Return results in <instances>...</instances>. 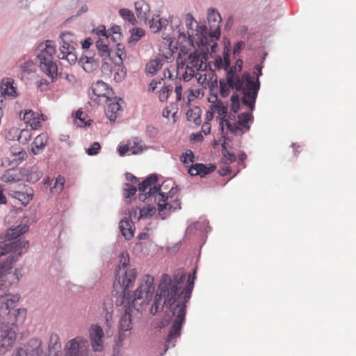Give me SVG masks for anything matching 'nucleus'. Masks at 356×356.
Returning a JSON list of instances; mask_svg holds the SVG:
<instances>
[{
	"instance_id": "f257e3e1",
	"label": "nucleus",
	"mask_w": 356,
	"mask_h": 356,
	"mask_svg": "<svg viewBox=\"0 0 356 356\" xmlns=\"http://www.w3.org/2000/svg\"><path fill=\"white\" fill-rule=\"evenodd\" d=\"M195 271L193 275L178 269L172 279L168 274H163L150 312L156 314L164 306L169 309L172 317V330L168 340L179 335L180 329L185 321L186 303L191 298L194 287Z\"/></svg>"
},
{
	"instance_id": "f03ea898",
	"label": "nucleus",
	"mask_w": 356,
	"mask_h": 356,
	"mask_svg": "<svg viewBox=\"0 0 356 356\" xmlns=\"http://www.w3.org/2000/svg\"><path fill=\"white\" fill-rule=\"evenodd\" d=\"M29 248L27 241L19 239L0 245V257L11 253L10 260L0 264V318L10 317L13 323H22L26 318L27 310L17 307L20 296L7 293L8 288L18 283L19 277L17 272L11 273L12 264L17 257Z\"/></svg>"
},
{
	"instance_id": "7ed1b4c3",
	"label": "nucleus",
	"mask_w": 356,
	"mask_h": 356,
	"mask_svg": "<svg viewBox=\"0 0 356 356\" xmlns=\"http://www.w3.org/2000/svg\"><path fill=\"white\" fill-rule=\"evenodd\" d=\"M261 70L262 67L260 65H257L254 68L253 74L257 76L256 81L252 80L250 74L248 72L243 73L241 76L235 74L233 68H231L227 72V83L232 88L236 89V91L243 92L242 102L248 106L251 111L254 110L259 90V77L262 74Z\"/></svg>"
},
{
	"instance_id": "20e7f679",
	"label": "nucleus",
	"mask_w": 356,
	"mask_h": 356,
	"mask_svg": "<svg viewBox=\"0 0 356 356\" xmlns=\"http://www.w3.org/2000/svg\"><path fill=\"white\" fill-rule=\"evenodd\" d=\"M88 346L87 339L76 337L65 343L63 353L59 335L52 333L49 340L48 356H88Z\"/></svg>"
},
{
	"instance_id": "39448f33",
	"label": "nucleus",
	"mask_w": 356,
	"mask_h": 356,
	"mask_svg": "<svg viewBox=\"0 0 356 356\" xmlns=\"http://www.w3.org/2000/svg\"><path fill=\"white\" fill-rule=\"evenodd\" d=\"M44 46L37 56V62L40 70L54 82L58 76V67L54 60L56 52V45L53 41L47 40Z\"/></svg>"
},
{
	"instance_id": "423d86ee",
	"label": "nucleus",
	"mask_w": 356,
	"mask_h": 356,
	"mask_svg": "<svg viewBox=\"0 0 356 356\" xmlns=\"http://www.w3.org/2000/svg\"><path fill=\"white\" fill-rule=\"evenodd\" d=\"M154 293V278L149 275H144L138 287L134 292L132 300L133 307L137 311L147 305L152 300Z\"/></svg>"
},
{
	"instance_id": "0eeeda50",
	"label": "nucleus",
	"mask_w": 356,
	"mask_h": 356,
	"mask_svg": "<svg viewBox=\"0 0 356 356\" xmlns=\"http://www.w3.org/2000/svg\"><path fill=\"white\" fill-rule=\"evenodd\" d=\"M41 172L36 167L31 168H10L7 170L1 176V179L3 182H17L26 181L31 183L38 181L41 177Z\"/></svg>"
},
{
	"instance_id": "6e6552de",
	"label": "nucleus",
	"mask_w": 356,
	"mask_h": 356,
	"mask_svg": "<svg viewBox=\"0 0 356 356\" xmlns=\"http://www.w3.org/2000/svg\"><path fill=\"white\" fill-rule=\"evenodd\" d=\"M197 24L193 17L191 14H187L186 17V24L187 27V35L190 43L192 45H197L199 47H204L207 51H209V38L207 37V30L204 25L197 26L195 31L193 29V24Z\"/></svg>"
},
{
	"instance_id": "1a4fd4ad",
	"label": "nucleus",
	"mask_w": 356,
	"mask_h": 356,
	"mask_svg": "<svg viewBox=\"0 0 356 356\" xmlns=\"http://www.w3.org/2000/svg\"><path fill=\"white\" fill-rule=\"evenodd\" d=\"M220 127L222 134H224L225 127L235 135L243 134L250 129V124L253 122V115L251 113H243L238 115V121L232 124L225 117L220 118Z\"/></svg>"
},
{
	"instance_id": "9d476101",
	"label": "nucleus",
	"mask_w": 356,
	"mask_h": 356,
	"mask_svg": "<svg viewBox=\"0 0 356 356\" xmlns=\"http://www.w3.org/2000/svg\"><path fill=\"white\" fill-rule=\"evenodd\" d=\"M19 323H0V355H4L14 346L17 339V326Z\"/></svg>"
},
{
	"instance_id": "9b49d317",
	"label": "nucleus",
	"mask_w": 356,
	"mask_h": 356,
	"mask_svg": "<svg viewBox=\"0 0 356 356\" xmlns=\"http://www.w3.org/2000/svg\"><path fill=\"white\" fill-rule=\"evenodd\" d=\"M207 19L210 28V33H207L209 38V44L211 52H215L217 47L216 40L220 35V24L222 21L221 16L219 13L214 8H209L207 13Z\"/></svg>"
},
{
	"instance_id": "f8f14e48",
	"label": "nucleus",
	"mask_w": 356,
	"mask_h": 356,
	"mask_svg": "<svg viewBox=\"0 0 356 356\" xmlns=\"http://www.w3.org/2000/svg\"><path fill=\"white\" fill-rule=\"evenodd\" d=\"M61 46L58 56L59 59H65L70 64L75 63L77 56L75 52L76 42L75 37L70 32L63 33L60 35Z\"/></svg>"
},
{
	"instance_id": "ddd939ff",
	"label": "nucleus",
	"mask_w": 356,
	"mask_h": 356,
	"mask_svg": "<svg viewBox=\"0 0 356 356\" xmlns=\"http://www.w3.org/2000/svg\"><path fill=\"white\" fill-rule=\"evenodd\" d=\"M137 270L136 268L129 270L116 269L115 282L114 286L118 284L122 289V293L126 295V291L132 287L137 277Z\"/></svg>"
},
{
	"instance_id": "4468645a",
	"label": "nucleus",
	"mask_w": 356,
	"mask_h": 356,
	"mask_svg": "<svg viewBox=\"0 0 356 356\" xmlns=\"http://www.w3.org/2000/svg\"><path fill=\"white\" fill-rule=\"evenodd\" d=\"M138 190L140 191L139 200L145 202L147 198L161 191V185L158 183V177L152 175L146 178L139 184Z\"/></svg>"
},
{
	"instance_id": "2eb2a0df",
	"label": "nucleus",
	"mask_w": 356,
	"mask_h": 356,
	"mask_svg": "<svg viewBox=\"0 0 356 356\" xmlns=\"http://www.w3.org/2000/svg\"><path fill=\"white\" fill-rule=\"evenodd\" d=\"M17 190L14 188L9 189L8 195L12 198L17 200L22 205H27L33 200L34 195L33 189L28 186L23 185Z\"/></svg>"
},
{
	"instance_id": "dca6fc26",
	"label": "nucleus",
	"mask_w": 356,
	"mask_h": 356,
	"mask_svg": "<svg viewBox=\"0 0 356 356\" xmlns=\"http://www.w3.org/2000/svg\"><path fill=\"white\" fill-rule=\"evenodd\" d=\"M133 312L132 308L130 306H124V313L121 316L119 322V335L118 341L122 342L127 337L126 332L130 331L132 329L131 322V312Z\"/></svg>"
},
{
	"instance_id": "f3484780",
	"label": "nucleus",
	"mask_w": 356,
	"mask_h": 356,
	"mask_svg": "<svg viewBox=\"0 0 356 356\" xmlns=\"http://www.w3.org/2000/svg\"><path fill=\"white\" fill-rule=\"evenodd\" d=\"M26 152L19 146H13L10 149L9 155L2 161V165H17L25 160Z\"/></svg>"
},
{
	"instance_id": "a211bd4d",
	"label": "nucleus",
	"mask_w": 356,
	"mask_h": 356,
	"mask_svg": "<svg viewBox=\"0 0 356 356\" xmlns=\"http://www.w3.org/2000/svg\"><path fill=\"white\" fill-rule=\"evenodd\" d=\"M91 88L93 95L96 96V98L92 97L93 101L99 102L101 98L104 99L106 102L111 100L113 90L107 83L102 81H97L92 85Z\"/></svg>"
},
{
	"instance_id": "6ab92c4d",
	"label": "nucleus",
	"mask_w": 356,
	"mask_h": 356,
	"mask_svg": "<svg viewBox=\"0 0 356 356\" xmlns=\"http://www.w3.org/2000/svg\"><path fill=\"white\" fill-rule=\"evenodd\" d=\"M92 347L95 351H101L103 349V337L104 336L102 328L99 325H92L89 330Z\"/></svg>"
},
{
	"instance_id": "aec40b11",
	"label": "nucleus",
	"mask_w": 356,
	"mask_h": 356,
	"mask_svg": "<svg viewBox=\"0 0 356 356\" xmlns=\"http://www.w3.org/2000/svg\"><path fill=\"white\" fill-rule=\"evenodd\" d=\"M19 350L25 351L28 356H42L43 353L42 341L36 338L31 339L24 347Z\"/></svg>"
},
{
	"instance_id": "412c9836",
	"label": "nucleus",
	"mask_w": 356,
	"mask_h": 356,
	"mask_svg": "<svg viewBox=\"0 0 356 356\" xmlns=\"http://www.w3.org/2000/svg\"><path fill=\"white\" fill-rule=\"evenodd\" d=\"M0 93L3 96V102L6 96L16 97L18 96L16 86H14V81L11 79H3L1 85Z\"/></svg>"
},
{
	"instance_id": "4be33fe9",
	"label": "nucleus",
	"mask_w": 356,
	"mask_h": 356,
	"mask_svg": "<svg viewBox=\"0 0 356 356\" xmlns=\"http://www.w3.org/2000/svg\"><path fill=\"white\" fill-rule=\"evenodd\" d=\"M48 141V136L46 133L39 134L31 144V153L37 155L43 152Z\"/></svg>"
},
{
	"instance_id": "5701e85b",
	"label": "nucleus",
	"mask_w": 356,
	"mask_h": 356,
	"mask_svg": "<svg viewBox=\"0 0 356 356\" xmlns=\"http://www.w3.org/2000/svg\"><path fill=\"white\" fill-rule=\"evenodd\" d=\"M119 228L126 239L130 240L134 237L135 227L131 220L124 218L119 223Z\"/></svg>"
},
{
	"instance_id": "b1692460",
	"label": "nucleus",
	"mask_w": 356,
	"mask_h": 356,
	"mask_svg": "<svg viewBox=\"0 0 356 356\" xmlns=\"http://www.w3.org/2000/svg\"><path fill=\"white\" fill-rule=\"evenodd\" d=\"M204 61V55L197 51H194L188 56L186 65L198 71L202 70Z\"/></svg>"
},
{
	"instance_id": "393cba45",
	"label": "nucleus",
	"mask_w": 356,
	"mask_h": 356,
	"mask_svg": "<svg viewBox=\"0 0 356 356\" xmlns=\"http://www.w3.org/2000/svg\"><path fill=\"white\" fill-rule=\"evenodd\" d=\"M109 37L110 36L99 38H97L96 41V47L98 50L99 55L103 60H106L110 57Z\"/></svg>"
},
{
	"instance_id": "a878e982",
	"label": "nucleus",
	"mask_w": 356,
	"mask_h": 356,
	"mask_svg": "<svg viewBox=\"0 0 356 356\" xmlns=\"http://www.w3.org/2000/svg\"><path fill=\"white\" fill-rule=\"evenodd\" d=\"M216 166L211 165L209 168L202 163H195L192 165L188 169V173L191 176L200 175L201 177L214 171Z\"/></svg>"
},
{
	"instance_id": "bb28decb",
	"label": "nucleus",
	"mask_w": 356,
	"mask_h": 356,
	"mask_svg": "<svg viewBox=\"0 0 356 356\" xmlns=\"http://www.w3.org/2000/svg\"><path fill=\"white\" fill-rule=\"evenodd\" d=\"M79 63L86 72H92L98 68L99 63L92 56H83L81 57Z\"/></svg>"
},
{
	"instance_id": "cd10ccee",
	"label": "nucleus",
	"mask_w": 356,
	"mask_h": 356,
	"mask_svg": "<svg viewBox=\"0 0 356 356\" xmlns=\"http://www.w3.org/2000/svg\"><path fill=\"white\" fill-rule=\"evenodd\" d=\"M23 120L25 123L30 125L33 129H37L40 127L39 114L31 110L26 111L24 113Z\"/></svg>"
},
{
	"instance_id": "c85d7f7f",
	"label": "nucleus",
	"mask_w": 356,
	"mask_h": 356,
	"mask_svg": "<svg viewBox=\"0 0 356 356\" xmlns=\"http://www.w3.org/2000/svg\"><path fill=\"white\" fill-rule=\"evenodd\" d=\"M135 9L138 18L141 21H146L149 13V6L143 0L135 3Z\"/></svg>"
},
{
	"instance_id": "c756f323",
	"label": "nucleus",
	"mask_w": 356,
	"mask_h": 356,
	"mask_svg": "<svg viewBox=\"0 0 356 356\" xmlns=\"http://www.w3.org/2000/svg\"><path fill=\"white\" fill-rule=\"evenodd\" d=\"M149 23V28L152 31L156 33L162 30V29L165 28L168 24V22L166 19L161 18L159 16H156L153 17Z\"/></svg>"
},
{
	"instance_id": "7c9ffc66",
	"label": "nucleus",
	"mask_w": 356,
	"mask_h": 356,
	"mask_svg": "<svg viewBox=\"0 0 356 356\" xmlns=\"http://www.w3.org/2000/svg\"><path fill=\"white\" fill-rule=\"evenodd\" d=\"M111 102L108 104L106 111L107 118L110 121L114 122L117 118V114L120 111V105L115 99L113 101L111 99L109 100Z\"/></svg>"
},
{
	"instance_id": "2f4dec72",
	"label": "nucleus",
	"mask_w": 356,
	"mask_h": 356,
	"mask_svg": "<svg viewBox=\"0 0 356 356\" xmlns=\"http://www.w3.org/2000/svg\"><path fill=\"white\" fill-rule=\"evenodd\" d=\"M28 230L29 227L26 225H19L15 228H10L7 231L6 237L8 241H10L26 233Z\"/></svg>"
},
{
	"instance_id": "473e14b6",
	"label": "nucleus",
	"mask_w": 356,
	"mask_h": 356,
	"mask_svg": "<svg viewBox=\"0 0 356 356\" xmlns=\"http://www.w3.org/2000/svg\"><path fill=\"white\" fill-rule=\"evenodd\" d=\"M177 64H178V73H180L181 70H184V72L182 74V78L184 81H189L195 75V72L196 70L192 68L191 67L186 65L184 68V65L182 62H179V58H177Z\"/></svg>"
},
{
	"instance_id": "72a5a7b5",
	"label": "nucleus",
	"mask_w": 356,
	"mask_h": 356,
	"mask_svg": "<svg viewBox=\"0 0 356 356\" xmlns=\"http://www.w3.org/2000/svg\"><path fill=\"white\" fill-rule=\"evenodd\" d=\"M201 110L198 106L193 107L186 112V118L188 120L193 122L195 124L199 125L201 123Z\"/></svg>"
},
{
	"instance_id": "f704fd0d",
	"label": "nucleus",
	"mask_w": 356,
	"mask_h": 356,
	"mask_svg": "<svg viewBox=\"0 0 356 356\" xmlns=\"http://www.w3.org/2000/svg\"><path fill=\"white\" fill-rule=\"evenodd\" d=\"M163 65V59L156 58L151 60L146 65V72L150 74H154Z\"/></svg>"
},
{
	"instance_id": "c9c22d12",
	"label": "nucleus",
	"mask_w": 356,
	"mask_h": 356,
	"mask_svg": "<svg viewBox=\"0 0 356 356\" xmlns=\"http://www.w3.org/2000/svg\"><path fill=\"white\" fill-rule=\"evenodd\" d=\"M114 79L116 82L122 81L127 75V69L124 65H115L113 68Z\"/></svg>"
},
{
	"instance_id": "e433bc0d",
	"label": "nucleus",
	"mask_w": 356,
	"mask_h": 356,
	"mask_svg": "<svg viewBox=\"0 0 356 356\" xmlns=\"http://www.w3.org/2000/svg\"><path fill=\"white\" fill-rule=\"evenodd\" d=\"M168 199V195H165V193L159 192L155 196V201L157 202L158 209L160 211L167 209L168 203L166 201Z\"/></svg>"
},
{
	"instance_id": "4c0bfd02",
	"label": "nucleus",
	"mask_w": 356,
	"mask_h": 356,
	"mask_svg": "<svg viewBox=\"0 0 356 356\" xmlns=\"http://www.w3.org/2000/svg\"><path fill=\"white\" fill-rule=\"evenodd\" d=\"M221 152L223 156L224 163L225 164H230L236 161V156L234 153L229 152L225 142L221 145Z\"/></svg>"
},
{
	"instance_id": "58836bf2",
	"label": "nucleus",
	"mask_w": 356,
	"mask_h": 356,
	"mask_svg": "<svg viewBox=\"0 0 356 356\" xmlns=\"http://www.w3.org/2000/svg\"><path fill=\"white\" fill-rule=\"evenodd\" d=\"M187 92V105H190L196 98L204 95L202 89L200 88H191L188 90Z\"/></svg>"
},
{
	"instance_id": "ea45409f",
	"label": "nucleus",
	"mask_w": 356,
	"mask_h": 356,
	"mask_svg": "<svg viewBox=\"0 0 356 356\" xmlns=\"http://www.w3.org/2000/svg\"><path fill=\"white\" fill-rule=\"evenodd\" d=\"M65 179L64 177L59 175L55 181L54 186L51 188V193L59 194L62 192L64 188Z\"/></svg>"
},
{
	"instance_id": "a19ab883",
	"label": "nucleus",
	"mask_w": 356,
	"mask_h": 356,
	"mask_svg": "<svg viewBox=\"0 0 356 356\" xmlns=\"http://www.w3.org/2000/svg\"><path fill=\"white\" fill-rule=\"evenodd\" d=\"M129 145L130 152H131L132 154H140L144 149L143 145L142 144V141L139 140L138 139H134L132 141H129Z\"/></svg>"
},
{
	"instance_id": "79ce46f5",
	"label": "nucleus",
	"mask_w": 356,
	"mask_h": 356,
	"mask_svg": "<svg viewBox=\"0 0 356 356\" xmlns=\"http://www.w3.org/2000/svg\"><path fill=\"white\" fill-rule=\"evenodd\" d=\"M119 15L124 19L129 22L132 25H134L136 20L132 11L127 8H122L119 10Z\"/></svg>"
},
{
	"instance_id": "37998d69",
	"label": "nucleus",
	"mask_w": 356,
	"mask_h": 356,
	"mask_svg": "<svg viewBox=\"0 0 356 356\" xmlns=\"http://www.w3.org/2000/svg\"><path fill=\"white\" fill-rule=\"evenodd\" d=\"M129 255L127 252H122L119 257V265L117 269L123 268L124 270H129L128 268L129 266Z\"/></svg>"
},
{
	"instance_id": "c03bdc74",
	"label": "nucleus",
	"mask_w": 356,
	"mask_h": 356,
	"mask_svg": "<svg viewBox=\"0 0 356 356\" xmlns=\"http://www.w3.org/2000/svg\"><path fill=\"white\" fill-rule=\"evenodd\" d=\"M155 207L149 204L140 209V216L138 219L147 218L152 216L155 213Z\"/></svg>"
},
{
	"instance_id": "a18cd8bd",
	"label": "nucleus",
	"mask_w": 356,
	"mask_h": 356,
	"mask_svg": "<svg viewBox=\"0 0 356 356\" xmlns=\"http://www.w3.org/2000/svg\"><path fill=\"white\" fill-rule=\"evenodd\" d=\"M17 138L19 143L25 144L30 140L31 134L28 129H22L19 132L18 131Z\"/></svg>"
},
{
	"instance_id": "49530a36",
	"label": "nucleus",
	"mask_w": 356,
	"mask_h": 356,
	"mask_svg": "<svg viewBox=\"0 0 356 356\" xmlns=\"http://www.w3.org/2000/svg\"><path fill=\"white\" fill-rule=\"evenodd\" d=\"M87 118H88V115L86 113H84L83 111H81V110H78L76 112L75 120H76V123L79 127H83V126H86V124H88Z\"/></svg>"
},
{
	"instance_id": "de8ad7c7",
	"label": "nucleus",
	"mask_w": 356,
	"mask_h": 356,
	"mask_svg": "<svg viewBox=\"0 0 356 356\" xmlns=\"http://www.w3.org/2000/svg\"><path fill=\"white\" fill-rule=\"evenodd\" d=\"M172 91L171 86H167L159 92V99L161 102H166L169 97V94Z\"/></svg>"
},
{
	"instance_id": "09e8293b",
	"label": "nucleus",
	"mask_w": 356,
	"mask_h": 356,
	"mask_svg": "<svg viewBox=\"0 0 356 356\" xmlns=\"http://www.w3.org/2000/svg\"><path fill=\"white\" fill-rule=\"evenodd\" d=\"M212 110L217 112L220 115H224L226 119V113L227 111V107L223 104L221 102H218L215 105L213 106Z\"/></svg>"
},
{
	"instance_id": "8fccbe9b",
	"label": "nucleus",
	"mask_w": 356,
	"mask_h": 356,
	"mask_svg": "<svg viewBox=\"0 0 356 356\" xmlns=\"http://www.w3.org/2000/svg\"><path fill=\"white\" fill-rule=\"evenodd\" d=\"M231 102H232V105H231L232 111L234 113H236L238 111L239 106H240L239 96L236 92H234L232 94V95L231 97Z\"/></svg>"
},
{
	"instance_id": "3c124183",
	"label": "nucleus",
	"mask_w": 356,
	"mask_h": 356,
	"mask_svg": "<svg viewBox=\"0 0 356 356\" xmlns=\"http://www.w3.org/2000/svg\"><path fill=\"white\" fill-rule=\"evenodd\" d=\"M136 187L130 184H126L125 188L124 189V196L125 198H129L133 195H134L136 193Z\"/></svg>"
},
{
	"instance_id": "603ef678",
	"label": "nucleus",
	"mask_w": 356,
	"mask_h": 356,
	"mask_svg": "<svg viewBox=\"0 0 356 356\" xmlns=\"http://www.w3.org/2000/svg\"><path fill=\"white\" fill-rule=\"evenodd\" d=\"M193 153L191 150H187L185 153L182 154L181 161L185 163L188 164L193 162Z\"/></svg>"
},
{
	"instance_id": "864d4df0",
	"label": "nucleus",
	"mask_w": 356,
	"mask_h": 356,
	"mask_svg": "<svg viewBox=\"0 0 356 356\" xmlns=\"http://www.w3.org/2000/svg\"><path fill=\"white\" fill-rule=\"evenodd\" d=\"M100 148V144L98 142H94L91 146L86 149V152L90 156L96 155L98 154Z\"/></svg>"
},
{
	"instance_id": "5fc2aeb1",
	"label": "nucleus",
	"mask_w": 356,
	"mask_h": 356,
	"mask_svg": "<svg viewBox=\"0 0 356 356\" xmlns=\"http://www.w3.org/2000/svg\"><path fill=\"white\" fill-rule=\"evenodd\" d=\"M93 31L95 32L97 38L111 36V34L108 33V31L106 30L104 26H99Z\"/></svg>"
},
{
	"instance_id": "6e6d98bb",
	"label": "nucleus",
	"mask_w": 356,
	"mask_h": 356,
	"mask_svg": "<svg viewBox=\"0 0 356 356\" xmlns=\"http://www.w3.org/2000/svg\"><path fill=\"white\" fill-rule=\"evenodd\" d=\"M145 35V32L143 29L137 28L134 29L131 33V39L134 41L139 40L142 36Z\"/></svg>"
},
{
	"instance_id": "4d7b16f0",
	"label": "nucleus",
	"mask_w": 356,
	"mask_h": 356,
	"mask_svg": "<svg viewBox=\"0 0 356 356\" xmlns=\"http://www.w3.org/2000/svg\"><path fill=\"white\" fill-rule=\"evenodd\" d=\"M49 82L44 79H41L37 83L38 88L42 92L49 90Z\"/></svg>"
},
{
	"instance_id": "13d9d810",
	"label": "nucleus",
	"mask_w": 356,
	"mask_h": 356,
	"mask_svg": "<svg viewBox=\"0 0 356 356\" xmlns=\"http://www.w3.org/2000/svg\"><path fill=\"white\" fill-rule=\"evenodd\" d=\"M220 95L222 97H226L229 95V88H231L229 84L227 86L225 83H223L222 81H220Z\"/></svg>"
},
{
	"instance_id": "bf43d9fd",
	"label": "nucleus",
	"mask_w": 356,
	"mask_h": 356,
	"mask_svg": "<svg viewBox=\"0 0 356 356\" xmlns=\"http://www.w3.org/2000/svg\"><path fill=\"white\" fill-rule=\"evenodd\" d=\"M179 82H180V81ZM175 92L176 94L177 101H180L181 99V95H182V86L179 83H177L176 84V86L175 88Z\"/></svg>"
},
{
	"instance_id": "052dcab7",
	"label": "nucleus",
	"mask_w": 356,
	"mask_h": 356,
	"mask_svg": "<svg viewBox=\"0 0 356 356\" xmlns=\"http://www.w3.org/2000/svg\"><path fill=\"white\" fill-rule=\"evenodd\" d=\"M213 67L215 69L220 70L221 68H224L222 59L220 56H218L213 61Z\"/></svg>"
},
{
	"instance_id": "680f3d73",
	"label": "nucleus",
	"mask_w": 356,
	"mask_h": 356,
	"mask_svg": "<svg viewBox=\"0 0 356 356\" xmlns=\"http://www.w3.org/2000/svg\"><path fill=\"white\" fill-rule=\"evenodd\" d=\"M167 209H168L169 211H174L177 209H181V203H180L179 200H175L173 202V204L168 203Z\"/></svg>"
},
{
	"instance_id": "e2e57ef3",
	"label": "nucleus",
	"mask_w": 356,
	"mask_h": 356,
	"mask_svg": "<svg viewBox=\"0 0 356 356\" xmlns=\"http://www.w3.org/2000/svg\"><path fill=\"white\" fill-rule=\"evenodd\" d=\"M162 81H163V79H161L159 81H156V80H152L151 81V83L149 84V90L151 91V92H154L156 90V86L158 84H161L162 83Z\"/></svg>"
},
{
	"instance_id": "0e129e2a",
	"label": "nucleus",
	"mask_w": 356,
	"mask_h": 356,
	"mask_svg": "<svg viewBox=\"0 0 356 356\" xmlns=\"http://www.w3.org/2000/svg\"><path fill=\"white\" fill-rule=\"evenodd\" d=\"M130 151L129 145H124L118 147V152L120 156H124L127 152Z\"/></svg>"
},
{
	"instance_id": "69168bd1",
	"label": "nucleus",
	"mask_w": 356,
	"mask_h": 356,
	"mask_svg": "<svg viewBox=\"0 0 356 356\" xmlns=\"http://www.w3.org/2000/svg\"><path fill=\"white\" fill-rule=\"evenodd\" d=\"M202 131L207 135L211 132V124L209 122H205L202 126Z\"/></svg>"
},
{
	"instance_id": "338daca9",
	"label": "nucleus",
	"mask_w": 356,
	"mask_h": 356,
	"mask_svg": "<svg viewBox=\"0 0 356 356\" xmlns=\"http://www.w3.org/2000/svg\"><path fill=\"white\" fill-rule=\"evenodd\" d=\"M106 324L108 327H111L113 323L112 312H106L105 314Z\"/></svg>"
},
{
	"instance_id": "774afa93",
	"label": "nucleus",
	"mask_w": 356,
	"mask_h": 356,
	"mask_svg": "<svg viewBox=\"0 0 356 356\" xmlns=\"http://www.w3.org/2000/svg\"><path fill=\"white\" fill-rule=\"evenodd\" d=\"M191 139L195 141L200 142L203 140V136L201 133L193 134L191 136Z\"/></svg>"
}]
</instances>
